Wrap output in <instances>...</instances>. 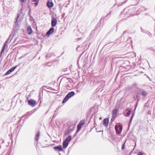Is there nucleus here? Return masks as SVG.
<instances>
[{
    "mask_svg": "<svg viewBox=\"0 0 155 155\" xmlns=\"http://www.w3.org/2000/svg\"><path fill=\"white\" fill-rule=\"evenodd\" d=\"M75 94V93L74 91H71L65 97L62 103H64L66 102L69 98L73 96Z\"/></svg>",
    "mask_w": 155,
    "mask_h": 155,
    "instance_id": "1",
    "label": "nucleus"
},
{
    "mask_svg": "<svg viewBox=\"0 0 155 155\" xmlns=\"http://www.w3.org/2000/svg\"><path fill=\"white\" fill-rule=\"evenodd\" d=\"M18 67V66H16L14 67H13L12 68L9 70H8L5 74V75H7L8 74H11L12 71H14V70L17 68Z\"/></svg>",
    "mask_w": 155,
    "mask_h": 155,
    "instance_id": "2",
    "label": "nucleus"
},
{
    "mask_svg": "<svg viewBox=\"0 0 155 155\" xmlns=\"http://www.w3.org/2000/svg\"><path fill=\"white\" fill-rule=\"evenodd\" d=\"M57 22V18L53 17L51 21V25L52 27L55 26Z\"/></svg>",
    "mask_w": 155,
    "mask_h": 155,
    "instance_id": "3",
    "label": "nucleus"
},
{
    "mask_svg": "<svg viewBox=\"0 0 155 155\" xmlns=\"http://www.w3.org/2000/svg\"><path fill=\"white\" fill-rule=\"evenodd\" d=\"M36 104V101L33 99H31L28 101V104L31 107H33Z\"/></svg>",
    "mask_w": 155,
    "mask_h": 155,
    "instance_id": "4",
    "label": "nucleus"
},
{
    "mask_svg": "<svg viewBox=\"0 0 155 155\" xmlns=\"http://www.w3.org/2000/svg\"><path fill=\"white\" fill-rule=\"evenodd\" d=\"M54 29L51 28L46 33V35L48 36H49L51 34H52L54 32Z\"/></svg>",
    "mask_w": 155,
    "mask_h": 155,
    "instance_id": "5",
    "label": "nucleus"
},
{
    "mask_svg": "<svg viewBox=\"0 0 155 155\" xmlns=\"http://www.w3.org/2000/svg\"><path fill=\"white\" fill-rule=\"evenodd\" d=\"M27 32L29 35H31L32 32V30L31 27L30 26H29L27 28Z\"/></svg>",
    "mask_w": 155,
    "mask_h": 155,
    "instance_id": "6",
    "label": "nucleus"
},
{
    "mask_svg": "<svg viewBox=\"0 0 155 155\" xmlns=\"http://www.w3.org/2000/svg\"><path fill=\"white\" fill-rule=\"evenodd\" d=\"M109 122V120L107 118L104 119L103 121V125L105 126H107L108 125Z\"/></svg>",
    "mask_w": 155,
    "mask_h": 155,
    "instance_id": "7",
    "label": "nucleus"
},
{
    "mask_svg": "<svg viewBox=\"0 0 155 155\" xmlns=\"http://www.w3.org/2000/svg\"><path fill=\"white\" fill-rule=\"evenodd\" d=\"M54 149L58 151H60L62 150V146L61 145L55 147H54Z\"/></svg>",
    "mask_w": 155,
    "mask_h": 155,
    "instance_id": "8",
    "label": "nucleus"
},
{
    "mask_svg": "<svg viewBox=\"0 0 155 155\" xmlns=\"http://www.w3.org/2000/svg\"><path fill=\"white\" fill-rule=\"evenodd\" d=\"M40 132L38 131L36 134V135L35 136V139L37 142L38 141V140L40 136Z\"/></svg>",
    "mask_w": 155,
    "mask_h": 155,
    "instance_id": "9",
    "label": "nucleus"
},
{
    "mask_svg": "<svg viewBox=\"0 0 155 155\" xmlns=\"http://www.w3.org/2000/svg\"><path fill=\"white\" fill-rule=\"evenodd\" d=\"M69 143L65 141V140L63 142V147L64 148H66L68 146Z\"/></svg>",
    "mask_w": 155,
    "mask_h": 155,
    "instance_id": "10",
    "label": "nucleus"
},
{
    "mask_svg": "<svg viewBox=\"0 0 155 155\" xmlns=\"http://www.w3.org/2000/svg\"><path fill=\"white\" fill-rule=\"evenodd\" d=\"M53 5V3L51 2H48L47 3V6L49 8L52 7Z\"/></svg>",
    "mask_w": 155,
    "mask_h": 155,
    "instance_id": "11",
    "label": "nucleus"
},
{
    "mask_svg": "<svg viewBox=\"0 0 155 155\" xmlns=\"http://www.w3.org/2000/svg\"><path fill=\"white\" fill-rule=\"evenodd\" d=\"M117 112V109H115L113 110L112 115L113 117H114L116 116V114Z\"/></svg>",
    "mask_w": 155,
    "mask_h": 155,
    "instance_id": "12",
    "label": "nucleus"
},
{
    "mask_svg": "<svg viewBox=\"0 0 155 155\" xmlns=\"http://www.w3.org/2000/svg\"><path fill=\"white\" fill-rule=\"evenodd\" d=\"M147 94V92L143 90L141 92V94L144 97L146 96Z\"/></svg>",
    "mask_w": 155,
    "mask_h": 155,
    "instance_id": "13",
    "label": "nucleus"
},
{
    "mask_svg": "<svg viewBox=\"0 0 155 155\" xmlns=\"http://www.w3.org/2000/svg\"><path fill=\"white\" fill-rule=\"evenodd\" d=\"M127 111L126 113V115H125L127 117H128L130 115V113L131 112V110H129L128 109H127L126 110L125 112Z\"/></svg>",
    "mask_w": 155,
    "mask_h": 155,
    "instance_id": "14",
    "label": "nucleus"
},
{
    "mask_svg": "<svg viewBox=\"0 0 155 155\" xmlns=\"http://www.w3.org/2000/svg\"><path fill=\"white\" fill-rule=\"evenodd\" d=\"M71 140V136H69L65 140H64L65 141L67 142L68 143L70 142Z\"/></svg>",
    "mask_w": 155,
    "mask_h": 155,
    "instance_id": "15",
    "label": "nucleus"
},
{
    "mask_svg": "<svg viewBox=\"0 0 155 155\" xmlns=\"http://www.w3.org/2000/svg\"><path fill=\"white\" fill-rule=\"evenodd\" d=\"M115 129L116 131L117 134H120V132L118 130V127L117 125H115Z\"/></svg>",
    "mask_w": 155,
    "mask_h": 155,
    "instance_id": "16",
    "label": "nucleus"
},
{
    "mask_svg": "<svg viewBox=\"0 0 155 155\" xmlns=\"http://www.w3.org/2000/svg\"><path fill=\"white\" fill-rule=\"evenodd\" d=\"M85 123V120H81L79 124V125L82 126Z\"/></svg>",
    "mask_w": 155,
    "mask_h": 155,
    "instance_id": "17",
    "label": "nucleus"
},
{
    "mask_svg": "<svg viewBox=\"0 0 155 155\" xmlns=\"http://www.w3.org/2000/svg\"><path fill=\"white\" fill-rule=\"evenodd\" d=\"M81 126L79 125V124L78 125L77 127V132L79 131L80 129H81Z\"/></svg>",
    "mask_w": 155,
    "mask_h": 155,
    "instance_id": "18",
    "label": "nucleus"
},
{
    "mask_svg": "<svg viewBox=\"0 0 155 155\" xmlns=\"http://www.w3.org/2000/svg\"><path fill=\"white\" fill-rule=\"evenodd\" d=\"M132 86L133 87H134L135 88H137V84L136 83H134L133 84Z\"/></svg>",
    "mask_w": 155,
    "mask_h": 155,
    "instance_id": "19",
    "label": "nucleus"
},
{
    "mask_svg": "<svg viewBox=\"0 0 155 155\" xmlns=\"http://www.w3.org/2000/svg\"><path fill=\"white\" fill-rule=\"evenodd\" d=\"M133 117H131V118H130V119L129 120V127L130 126V124L131 123V121H132V119H133Z\"/></svg>",
    "mask_w": 155,
    "mask_h": 155,
    "instance_id": "20",
    "label": "nucleus"
},
{
    "mask_svg": "<svg viewBox=\"0 0 155 155\" xmlns=\"http://www.w3.org/2000/svg\"><path fill=\"white\" fill-rule=\"evenodd\" d=\"M26 0H19V1L21 2L24 3L26 2Z\"/></svg>",
    "mask_w": 155,
    "mask_h": 155,
    "instance_id": "21",
    "label": "nucleus"
},
{
    "mask_svg": "<svg viewBox=\"0 0 155 155\" xmlns=\"http://www.w3.org/2000/svg\"><path fill=\"white\" fill-rule=\"evenodd\" d=\"M38 1H37L35 3H34L36 7L38 5Z\"/></svg>",
    "mask_w": 155,
    "mask_h": 155,
    "instance_id": "22",
    "label": "nucleus"
},
{
    "mask_svg": "<svg viewBox=\"0 0 155 155\" xmlns=\"http://www.w3.org/2000/svg\"><path fill=\"white\" fill-rule=\"evenodd\" d=\"M19 17V15L18 14V16H17V17H16V19L15 22H16L17 21Z\"/></svg>",
    "mask_w": 155,
    "mask_h": 155,
    "instance_id": "23",
    "label": "nucleus"
},
{
    "mask_svg": "<svg viewBox=\"0 0 155 155\" xmlns=\"http://www.w3.org/2000/svg\"><path fill=\"white\" fill-rule=\"evenodd\" d=\"M125 143H124L122 145V149H124V147H125Z\"/></svg>",
    "mask_w": 155,
    "mask_h": 155,
    "instance_id": "24",
    "label": "nucleus"
},
{
    "mask_svg": "<svg viewBox=\"0 0 155 155\" xmlns=\"http://www.w3.org/2000/svg\"><path fill=\"white\" fill-rule=\"evenodd\" d=\"M122 127H120L119 128V131H120L121 132V130H122Z\"/></svg>",
    "mask_w": 155,
    "mask_h": 155,
    "instance_id": "25",
    "label": "nucleus"
},
{
    "mask_svg": "<svg viewBox=\"0 0 155 155\" xmlns=\"http://www.w3.org/2000/svg\"><path fill=\"white\" fill-rule=\"evenodd\" d=\"M138 155H143V154L141 152H139Z\"/></svg>",
    "mask_w": 155,
    "mask_h": 155,
    "instance_id": "26",
    "label": "nucleus"
},
{
    "mask_svg": "<svg viewBox=\"0 0 155 155\" xmlns=\"http://www.w3.org/2000/svg\"><path fill=\"white\" fill-rule=\"evenodd\" d=\"M134 114H135V113L134 112H133V114H132V115H131V117H134Z\"/></svg>",
    "mask_w": 155,
    "mask_h": 155,
    "instance_id": "27",
    "label": "nucleus"
},
{
    "mask_svg": "<svg viewBox=\"0 0 155 155\" xmlns=\"http://www.w3.org/2000/svg\"><path fill=\"white\" fill-rule=\"evenodd\" d=\"M37 1H38V0H32V1L33 2H36Z\"/></svg>",
    "mask_w": 155,
    "mask_h": 155,
    "instance_id": "28",
    "label": "nucleus"
},
{
    "mask_svg": "<svg viewBox=\"0 0 155 155\" xmlns=\"http://www.w3.org/2000/svg\"><path fill=\"white\" fill-rule=\"evenodd\" d=\"M5 47V45H4V47H3L2 50L1 52H2L3 51V50H4Z\"/></svg>",
    "mask_w": 155,
    "mask_h": 155,
    "instance_id": "29",
    "label": "nucleus"
},
{
    "mask_svg": "<svg viewBox=\"0 0 155 155\" xmlns=\"http://www.w3.org/2000/svg\"><path fill=\"white\" fill-rule=\"evenodd\" d=\"M9 37H10V36ZM9 38H10V37H9V38L7 40V41H6V42H8L9 41Z\"/></svg>",
    "mask_w": 155,
    "mask_h": 155,
    "instance_id": "30",
    "label": "nucleus"
},
{
    "mask_svg": "<svg viewBox=\"0 0 155 155\" xmlns=\"http://www.w3.org/2000/svg\"><path fill=\"white\" fill-rule=\"evenodd\" d=\"M30 114H31H31H32L33 113V112L32 111L30 112Z\"/></svg>",
    "mask_w": 155,
    "mask_h": 155,
    "instance_id": "31",
    "label": "nucleus"
},
{
    "mask_svg": "<svg viewBox=\"0 0 155 155\" xmlns=\"http://www.w3.org/2000/svg\"><path fill=\"white\" fill-rule=\"evenodd\" d=\"M138 101H137V103L136 104V107L137 106V103H138ZM136 109V107H135V109L134 110H135Z\"/></svg>",
    "mask_w": 155,
    "mask_h": 155,
    "instance_id": "32",
    "label": "nucleus"
},
{
    "mask_svg": "<svg viewBox=\"0 0 155 155\" xmlns=\"http://www.w3.org/2000/svg\"><path fill=\"white\" fill-rule=\"evenodd\" d=\"M110 13H111V12H110V13H108L107 14V15H106V16H107L108 15H110Z\"/></svg>",
    "mask_w": 155,
    "mask_h": 155,
    "instance_id": "33",
    "label": "nucleus"
},
{
    "mask_svg": "<svg viewBox=\"0 0 155 155\" xmlns=\"http://www.w3.org/2000/svg\"><path fill=\"white\" fill-rule=\"evenodd\" d=\"M127 2V1H126V2H124L123 3H123H125Z\"/></svg>",
    "mask_w": 155,
    "mask_h": 155,
    "instance_id": "34",
    "label": "nucleus"
},
{
    "mask_svg": "<svg viewBox=\"0 0 155 155\" xmlns=\"http://www.w3.org/2000/svg\"><path fill=\"white\" fill-rule=\"evenodd\" d=\"M101 119V117L100 118V120Z\"/></svg>",
    "mask_w": 155,
    "mask_h": 155,
    "instance_id": "35",
    "label": "nucleus"
},
{
    "mask_svg": "<svg viewBox=\"0 0 155 155\" xmlns=\"http://www.w3.org/2000/svg\"><path fill=\"white\" fill-rule=\"evenodd\" d=\"M79 48V46L77 48V49Z\"/></svg>",
    "mask_w": 155,
    "mask_h": 155,
    "instance_id": "36",
    "label": "nucleus"
},
{
    "mask_svg": "<svg viewBox=\"0 0 155 155\" xmlns=\"http://www.w3.org/2000/svg\"><path fill=\"white\" fill-rule=\"evenodd\" d=\"M11 40H12V39H11V40H10V41H11Z\"/></svg>",
    "mask_w": 155,
    "mask_h": 155,
    "instance_id": "37",
    "label": "nucleus"
},
{
    "mask_svg": "<svg viewBox=\"0 0 155 155\" xmlns=\"http://www.w3.org/2000/svg\"><path fill=\"white\" fill-rule=\"evenodd\" d=\"M125 31H124V33H125Z\"/></svg>",
    "mask_w": 155,
    "mask_h": 155,
    "instance_id": "38",
    "label": "nucleus"
}]
</instances>
